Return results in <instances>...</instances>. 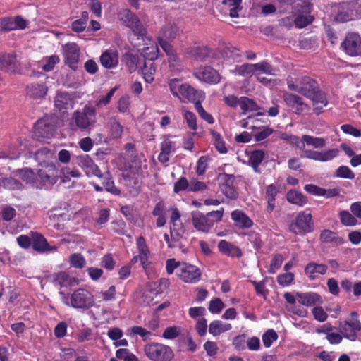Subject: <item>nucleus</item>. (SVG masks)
<instances>
[{
  "mask_svg": "<svg viewBox=\"0 0 361 361\" xmlns=\"http://www.w3.org/2000/svg\"><path fill=\"white\" fill-rule=\"evenodd\" d=\"M214 51H211L207 47H195L189 51L191 57L197 61H206L207 59L211 62L214 58Z\"/></svg>",
  "mask_w": 361,
  "mask_h": 361,
  "instance_id": "obj_18",
  "label": "nucleus"
},
{
  "mask_svg": "<svg viewBox=\"0 0 361 361\" xmlns=\"http://www.w3.org/2000/svg\"><path fill=\"white\" fill-rule=\"evenodd\" d=\"M220 178L224 182L221 185V191L222 193L229 199H236L238 196V193L233 187L234 176L224 173L220 176Z\"/></svg>",
  "mask_w": 361,
  "mask_h": 361,
  "instance_id": "obj_17",
  "label": "nucleus"
},
{
  "mask_svg": "<svg viewBox=\"0 0 361 361\" xmlns=\"http://www.w3.org/2000/svg\"><path fill=\"white\" fill-rule=\"evenodd\" d=\"M72 103L70 95L65 92H59L54 99L55 106L60 111L72 106Z\"/></svg>",
  "mask_w": 361,
  "mask_h": 361,
  "instance_id": "obj_32",
  "label": "nucleus"
},
{
  "mask_svg": "<svg viewBox=\"0 0 361 361\" xmlns=\"http://www.w3.org/2000/svg\"><path fill=\"white\" fill-rule=\"evenodd\" d=\"M235 71L241 76L250 77L255 74L254 64L245 63L237 66Z\"/></svg>",
  "mask_w": 361,
  "mask_h": 361,
  "instance_id": "obj_54",
  "label": "nucleus"
},
{
  "mask_svg": "<svg viewBox=\"0 0 361 361\" xmlns=\"http://www.w3.org/2000/svg\"><path fill=\"white\" fill-rule=\"evenodd\" d=\"M97 121L94 108L85 105L81 111H75L72 115L70 126L72 130H77L90 132Z\"/></svg>",
  "mask_w": 361,
  "mask_h": 361,
  "instance_id": "obj_1",
  "label": "nucleus"
},
{
  "mask_svg": "<svg viewBox=\"0 0 361 361\" xmlns=\"http://www.w3.org/2000/svg\"><path fill=\"white\" fill-rule=\"evenodd\" d=\"M178 32V28L175 24H166L159 32L158 39H166L169 41L173 40Z\"/></svg>",
  "mask_w": 361,
  "mask_h": 361,
  "instance_id": "obj_31",
  "label": "nucleus"
},
{
  "mask_svg": "<svg viewBox=\"0 0 361 361\" xmlns=\"http://www.w3.org/2000/svg\"><path fill=\"white\" fill-rule=\"evenodd\" d=\"M290 232L295 235H305L314 230V223L312 216L308 210L297 214L294 221L288 226Z\"/></svg>",
  "mask_w": 361,
  "mask_h": 361,
  "instance_id": "obj_4",
  "label": "nucleus"
},
{
  "mask_svg": "<svg viewBox=\"0 0 361 361\" xmlns=\"http://www.w3.org/2000/svg\"><path fill=\"white\" fill-rule=\"evenodd\" d=\"M63 302L68 306L77 309H88L94 305V297L92 293L86 289L79 288L74 291L70 297L60 292Z\"/></svg>",
  "mask_w": 361,
  "mask_h": 361,
  "instance_id": "obj_2",
  "label": "nucleus"
},
{
  "mask_svg": "<svg viewBox=\"0 0 361 361\" xmlns=\"http://www.w3.org/2000/svg\"><path fill=\"white\" fill-rule=\"evenodd\" d=\"M320 239L324 243H334L336 245H341L344 243L343 238L336 236L335 233L327 229L322 231Z\"/></svg>",
  "mask_w": 361,
  "mask_h": 361,
  "instance_id": "obj_38",
  "label": "nucleus"
},
{
  "mask_svg": "<svg viewBox=\"0 0 361 361\" xmlns=\"http://www.w3.org/2000/svg\"><path fill=\"white\" fill-rule=\"evenodd\" d=\"M77 164L88 177L96 176L102 178V171L89 155L83 154L78 156L77 157Z\"/></svg>",
  "mask_w": 361,
  "mask_h": 361,
  "instance_id": "obj_11",
  "label": "nucleus"
},
{
  "mask_svg": "<svg viewBox=\"0 0 361 361\" xmlns=\"http://www.w3.org/2000/svg\"><path fill=\"white\" fill-rule=\"evenodd\" d=\"M145 352L152 361H170L173 356V351L169 346L157 343L147 345Z\"/></svg>",
  "mask_w": 361,
  "mask_h": 361,
  "instance_id": "obj_6",
  "label": "nucleus"
},
{
  "mask_svg": "<svg viewBox=\"0 0 361 361\" xmlns=\"http://www.w3.org/2000/svg\"><path fill=\"white\" fill-rule=\"evenodd\" d=\"M0 186L8 190H19L21 188L20 183L13 178L0 179Z\"/></svg>",
  "mask_w": 361,
  "mask_h": 361,
  "instance_id": "obj_51",
  "label": "nucleus"
},
{
  "mask_svg": "<svg viewBox=\"0 0 361 361\" xmlns=\"http://www.w3.org/2000/svg\"><path fill=\"white\" fill-rule=\"evenodd\" d=\"M157 284L154 282H149L147 283L145 290H143L141 302L146 305H153L155 298L157 295Z\"/></svg>",
  "mask_w": 361,
  "mask_h": 361,
  "instance_id": "obj_23",
  "label": "nucleus"
},
{
  "mask_svg": "<svg viewBox=\"0 0 361 361\" xmlns=\"http://www.w3.org/2000/svg\"><path fill=\"white\" fill-rule=\"evenodd\" d=\"M326 270L327 267L325 264L314 262H310L305 269V274L311 280L315 279L314 274H324Z\"/></svg>",
  "mask_w": 361,
  "mask_h": 361,
  "instance_id": "obj_33",
  "label": "nucleus"
},
{
  "mask_svg": "<svg viewBox=\"0 0 361 361\" xmlns=\"http://www.w3.org/2000/svg\"><path fill=\"white\" fill-rule=\"evenodd\" d=\"M0 70L11 74L20 73V64L13 54L0 53Z\"/></svg>",
  "mask_w": 361,
  "mask_h": 361,
  "instance_id": "obj_9",
  "label": "nucleus"
},
{
  "mask_svg": "<svg viewBox=\"0 0 361 361\" xmlns=\"http://www.w3.org/2000/svg\"><path fill=\"white\" fill-rule=\"evenodd\" d=\"M283 260V259L281 255L279 254L274 255L271 259L269 272L271 274H274L276 270L281 267Z\"/></svg>",
  "mask_w": 361,
  "mask_h": 361,
  "instance_id": "obj_62",
  "label": "nucleus"
},
{
  "mask_svg": "<svg viewBox=\"0 0 361 361\" xmlns=\"http://www.w3.org/2000/svg\"><path fill=\"white\" fill-rule=\"evenodd\" d=\"M0 27L2 30L11 31L16 30L14 18H4L0 20Z\"/></svg>",
  "mask_w": 361,
  "mask_h": 361,
  "instance_id": "obj_64",
  "label": "nucleus"
},
{
  "mask_svg": "<svg viewBox=\"0 0 361 361\" xmlns=\"http://www.w3.org/2000/svg\"><path fill=\"white\" fill-rule=\"evenodd\" d=\"M302 140L305 141V145H311L314 148L320 149L326 145V140L322 137H314L308 135H303Z\"/></svg>",
  "mask_w": 361,
  "mask_h": 361,
  "instance_id": "obj_43",
  "label": "nucleus"
},
{
  "mask_svg": "<svg viewBox=\"0 0 361 361\" xmlns=\"http://www.w3.org/2000/svg\"><path fill=\"white\" fill-rule=\"evenodd\" d=\"M247 240L255 250H259L261 248L262 242L259 234L250 232L247 233Z\"/></svg>",
  "mask_w": 361,
  "mask_h": 361,
  "instance_id": "obj_60",
  "label": "nucleus"
},
{
  "mask_svg": "<svg viewBox=\"0 0 361 361\" xmlns=\"http://www.w3.org/2000/svg\"><path fill=\"white\" fill-rule=\"evenodd\" d=\"M35 157L39 164L45 166L49 164V161L53 158V153L47 148H42L36 152Z\"/></svg>",
  "mask_w": 361,
  "mask_h": 361,
  "instance_id": "obj_37",
  "label": "nucleus"
},
{
  "mask_svg": "<svg viewBox=\"0 0 361 361\" xmlns=\"http://www.w3.org/2000/svg\"><path fill=\"white\" fill-rule=\"evenodd\" d=\"M240 107L244 114L247 111H254L257 110V104L252 99L246 97H241L240 98Z\"/></svg>",
  "mask_w": 361,
  "mask_h": 361,
  "instance_id": "obj_44",
  "label": "nucleus"
},
{
  "mask_svg": "<svg viewBox=\"0 0 361 361\" xmlns=\"http://www.w3.org/2000/svg\"><path fill=\"white\" fill-rule=\"evenodd\" d=\"M101 64L106 68H114L118 63V55L117 51L108 49L106 50L100 56Z\"/></svg>",
  "mask_w": 361,
  "mask_h": 361,
  "instance_id": "obj_21",
  "label": "nucleus"
},
{
  "mask_svg": "<svg viewBox=\"0 0 361 361\" xmlns=\"http://www.w3.org/2000/svg\"><path fill=\"white\" fill-rule=\"evenodd\" d=\"M195 108L203 120L209 124H212L214 122L213 116L204 110L200 101L195 102Z\"/></svg>",
  "mask_w": 361,
  "mask_h": 361,
  "instance_id": "obj_53",
  "label": "nucleus"
},
{
  "mask_svg": "<svg viewBox=\"0 0 361 361\" xmlns=\"http://www.w3.org/2000/svg\"><path fill=\"white\" fill-rule=\"evenodd\" d=\"M231 329L230 324H224L220 320H215L210 323L209 326V332L214 336H217L221 334L229 331Z\"/></svg>",
  "mask_w": 361,
  "mask_h": 361,
  "instance_id": "obj_34",
  "label": "nucleus"
},
{
  "mask_svg": "<svg viewBox=\"0 0 361 361\" xmlns=\"http://www.w3.org/2000/svg\"><path fill=\"white\" fill-rule=\"evenodd\" d=\"M121 15V20L129 28L131 27L133 24L137 23V20L139 19L138 17L132 13L130 10L123 11Z\"/></svg>",
  "mask_w": 361,
  "mask_h": 361,
  "instance_id": "obj_52",
  "label": "nucleus"
},
{
  "mask_svg": "<svg viewBox=\"0 0 361 361\" xmlns=\"http://www.w3.org/2000/svg\"><path fill=\"white\" fill-rule=\"evenodd\" d=\"M240 56L239 51L233 47H226L221 50H216L214 53V58L211 60V63L214 65H219L221 62V59L225 60L232 58L237 59Z\"/></svg>",
  "mask_w": 361,
  "mask_h": 361,
  "instance_id": "obj_15",
  "label": "nucleus"
},
{
  "mask_svg": "<svg viewBox=\"0 0 361 361\" xmlns=\"http://www.w3.org/2000/svg\"><path fill=\"white\" fill-rule=\"evenodd\" d=\"M20 177L27 183L32 184L35 187L37 173H35L30 169H24L19 171Z\"/></svg>",
  "mask_w": 361,
  "mask_h": 361,
  "instance_id": "obj_50",
  "label": "nucleus"
},
{
  "mask_svg": "<svg viewBox=\"0 0 361 361\" xmlns=\"http://www.w3.org/2000/svg\"><path fill=\"white\" fill-rule=\"evenodd\" d=\"M178 276L186 283H195L200 280L201 272L197 267L182 262L178 268Z\"/></svg>",
  "mask_w": 361,
  "mask_h": 361,
  "instance_id": "obj_10",
  "label": "nucleus"
},
{
  "mask_svg": "<svg viewBox=\"0 0 361 361\" xmlns=\"http://www.w3.org/2000/svg\"><path fill=\"white\" fill-rule=\"evenodd\" d=\"M66 63L73 70L77 68L80 51L76 44L68 43L63 48Z\"/></svg>",
  "mask_w": 361,
  "mask_h": 361,
  "instance_id": "obj_13",
  "label": "nucleus"
},
{
  "mask_svg": "<svg viewBox=\"0 0 361 361\" xmlns=\"http://www.w3.org/2000/svg\"><path fill=\"white\" fill-rule=\"evenodd\" d=\"M61 172L53 164L43 166L37 172L35 188L42 189L54 185L59 180Z\"/></svg>",
  "mask_w": 361,
  "mask_h": 361,
  "instance_id": "obj_5",
  "label": "nucleus"
},
{
  "mask_svg": "<svg viewBox=\"0 0 361 361\" xmlns=\"http://www.w3.org/2000/svg\"><path fill=\"white\" fill-rule=\"evenodd\" d=\"M192 223L193 226L199 231L207 233L212 228V222L209 219L200 212L192 213Z\"/></svg>",
  "mask_w": 361,
  "mask_h": 361,
  "instance_id": "obj_14",
  "label": "nucleus"
},
{
  "mask_svg": "<svg viewBox=\"0 0 361 361\" xmlns=\"http://www.w3.org/2000/svg\"><path fill=\"white\" fill-rule=\"evenodd\" d=\"M70 262L72 267L78 269L83 268L85 265V259L84 257L79 253L71 255L70 257Z\"/></svg>",
  "mask_w": 361,
  "mask_h": 361,
  "instance_id": "obj_58",
  "label": "nucleus"
},
{
  "mask_svg": "<svg viewBox=\"0 0 361 361\" xmlns=\"http://www.w3.org/2000/svg\"><path fill=\"white\" fill-rule=\"evenodd\" d=\"M336 176L339 178L353 179L355 177L354 173L350 168L345 166H339L336 170Z\"/></svg>",
  "mask_w": 361,
  "mask_h": 361,
  "instance_id": "obj_61",
  "label": "nucleus"
},
{
  "mask_svg": "<svg viewBox=\"0 0 361 361\" xmlns=\"http://www.w3.org/2000/svg\"><path fill=\"white\" fill-rule=\"evenodd\" d=\"M185 233V229L181 221L177 224H171L170 227V235L172 241L180 244V240Z\"/></svg>",
  "mask_w": 361,
  "mask_h": 361,
  "instance_id": "obj_35",
  "label": "nucleus"
},
{
  "mask_svg": "<svg viewBox=\"0 0 361 361\" xmlns=\"http://www.w3.org/2000/svg\"><path fill=\"white\" fill-rule=\"evenodd\" d=\"M223 4L229 8V16L231 18L238 17L241 0H223Z\"/></svg>",
  "mask_w": 361,
  "mask_h": 361,
  "instance_id": "obj_42",
  "label": "nucleus"
},
{
  "mask_svg": "<svg viewBox=\"0 0 361 361\" xmlns=\"http://www.w3.org/2000/svg\"><path fill=\"white\" fill-rule=\"evenodd\" d=\"M32 247L35 250L40 252L56 250L55 247H50L44 236L39 233H35L32 236Z\"/></svg>",
  "mask_w": 361,
  "mask_h": 361,
  "instance_id": "obj_27",
  "label": "nucleus"
},
{
  "mask_svg": "<svg viewBox=\"0 0 361 361\" xmlns=\"http://www.w3.org/2000/svg\"><path fill=\"white\" fill-rule=\"evenodd\" d=\"M16 214L17 212L16 209L12 207L9 205H5L2 207L1 215L4 221H11L16 216Z\"/></svg>",
  "mask_w": 361,
  "mask_h": 361,
  "instance_id": "obj_57",
  "label": "nucleus"
},
{
  "mask_svg": "<svg viewBox=\"0 0 361 361\" xmlns=\"http://www.w3.org/2000/svg\"><path fill=\"white\" fill-rule=\"evenodd\" d=\"M354 4L352 3H343L340 5L338 11L336 16V20L338 22H346L353 19L354 15Z\"/></svg>",
  "mask_w": 361,
  "mask_h": 361,
  "instance_id": "obj_22",
  "label": "nucleus"
},
{
  "mask_svg": "<svg viewBox=\"0 0 361 361\" xmlns=\"http://www.w3.org/2000/svg\"><path fill=\"white\" fill-rule=\"evenodd\" d=\"M180 334V328L178 326L167 327L163 333V337L166 339H173Z\"/></svg>",
  "mask_w": 361,
  "mask_h": 361,
  "instance_id": "obj_63",
  "label": "nucleus"
},
{
  "mask_svg": "<svg viewBox=\"0 0 361 361\" xmlns=\"http://www.w3.org/2000/svg\"><path fill=\"white\" fill-rule=\"evenodd\" d=\"M312 100L314 106V112L317 115L322 112L323 108L328 104L326 95L318 88L312 97H308Z\"/></svg>",
  "mask_w": 361,
  "mask_h": 361,
  "instance_id": "obj_25",
  "label": "nucleus"
},
{
  "mask_svg": "<svg viewBox=\"0 0 361 361\" xmlns=\"http://www.w3.org/2000/svg\"><path fill=\"white\" fill-rule=\"evenodd\" d=\"M142 74L145 80L151 83L154 80V75L155 73V67L154 63L152 61L145 62L144 66L142 68Z\"/></svg>",
  "mask_w": 361,
  "mask_h": 361,
  "instance_id": "obj_41",
  "label": "nucleus"
},
{
  "mask_svg": "<svg viewBox=\"0 0 361 361\" xmlns=\"http://www.w3.org/2000/svg\"><path fill=\"white\" fill-rule=\"evenodd\" d=\"M254 69L255 75H257V73H261V74H267L270 75H274V73L273 72V68L267 62L264 61L254 64Z\"/></svg>",
  "mask_w": 361,
  "mask_h": 361,
  "instance_id": "obj_49",
  "label": "nucleus"
},
{
  "mask_svg": "<svg viewBox=\"0 0 361 361\" xmlns=\"http://www.w3.org/2000/svg\"><path fill=\"white\" fill-rule=\"evenodd\" d=\"M345 51L351 56L361 55V37L357 33H349L341 44Z\"/></svg>",
  "mask_w": 361,
  "mask_h": 361,
  "instance_id": "obj_8",
  "label": "nucleus"
},
{
  "mask_svg": "<svg viewBox=\"0 0 361 361\" xmlns=\"http://www.w3.org/2000/svg\"><path fill=\"white\" fill-rule=\"evenodd\" d=\"M183 117L190 130L195 131L197 129V117L194 113L184 110Z\"/></svg>",
  "mask_w": 361,
  "mask_h": 361,
  "instance_id": "obj_55",
  "label": "nucleus"
},
{
  "mask_svg": "<svg viewBox=\"0 0 361 361\" xmlns=\"http://www.w3.org/2000/svg\"><path fill=\"white\" fill-rule=\"evenodd\" d=\"M175 143L169 139H165L161 144V152L158 160L161 163H166L169 160L170 154L175 151Z\"/></svg>",
  "mask_w": 361,
  "mask_h": 361,
  "instance_id": "obj_29",
  "label": "nucleus"
},
{
  "mask_svg": "<svg viewBox=\"0 0 361 361\" xmlns=\"http://www.w3.org/2000/svg\"><path fill=\"white\" fill-rule=\"evenodd\" d=\"M201 95V92L197 91L189 84L185 83L179 100L183 102H185L186 101L195 102L196 99L200 98Z\"/></svg>",
  "mask_w": 361,
  "mask_h": 361,
  "instance_id": "obj_28",
  "label": "nucleus"
},
{
  "mask_svg": "<svg viewBox=\"0 0 361 361\" xmlns=\"http://www.w3.org/2000/svg\"><path fill=\"white\" fill-rule=\"evenodd\" d=\"M287 85L290 90L298 92L307 98L312 97L314 92L319 87L317 82L307 76H300L297 78L288 77L287 78Z\"/></svg>",
  "mask_w": 361,
  "mask_h": 361,
  "instance_id": "obj_3",
  "label": "nucleus"
},
{
  "mask_svg": "<svg viewBox=\"0 0 361 361\" xmlns=\"http://www.w3.org/2000/svg\"><path fill=\"white\" fill-rule=\"evenodd\" d=\"M361 330V323L359 319L345 321L341 325L340 331L343 336L351 341H355L357 337V332Z\"/></svg>",
  "mask_w": 361,
  "mask_h": 361,
  "instance_id": "obj_12",
  "label": "nucleus"
},
{
  "mask_svg": "<svg viewBox=\"0 0 361 361\" xmlns=\"http://www.w3.org/2000/svg\"><path fill=\"white\" fill-rule=\"evenodd\" d=\"M109 125L110 126L111 136L114 139H117L121 136L123 133V127L116 121L115 118H111L109 120Z\"/></svg>",
  "mask_w": 361,
  "mask_h": 361,
  "instance_id": "obj_47",
  "label": "nucleus"
},
{
  "mask_svg": "<svg viewBox=\"0 0 361 361\" xmlns=\"http://www.w3.org/2000/svg\"><path fill=\"white\" fill-rule=\"evenodd\" d=\"M59 62V58L56 55H52L44 59L42 69L45 71H50L54 69L55 65Z\"/></svg>",
  "mask_w": 361,
  "mask_h": 361,
  "instance_id": "obj_59",
  "label": "nucleus"
},
{
  "mask_svg": "<svg viewBox=\"0 0 361 361\" xmlns=\"http://www.w3.org/2000/svg\"><path fill=\"white\" fill-rule=\"evenodd\" d=\"M185 83H181L178 79H171L168 82L171 94L179 99Z\"/></svg>",
  "mask_w": 361,
  "mask_h": 361,
  "instance_id": "obj_45",
  "label": "nucleus"
},
{
  "mask_svg": "<svg viewBox=\"0 0 361 361\" xmlns=\"http://www.w3.org/2000/svg\"><path fill=\"white\" fill-rule=\"evenodd\" d=\"M218 247L223 254L230 257H239L242 255L241 250L238 247L224 240H221L219 242Z\"/></svg>",
  "mask_w": 361,
  "mask_h": 361,
  "instance_id": "obj_30",
  "label": "nucleus"
},
{
  "mask_svg": "<svg viewBox=\"0 0 361 361\" xmlns=\"http://www.w3.org/2000/svg\"><path fill=\"white\" fill-rule=\"evenodd\" d=\"M48 88L44 83L32 82L27 85L26 88L27 95L33 99L43 98L47 92Z\"/></svg>",
  "mask_w": 361,
  "mask_h": 361,
  "instance_id": "obj_19",
  "label": "nucleus"
},
{
  "mask_svg": "<svg viewBox=\"0 0 361 361\" xmlns=\"http://www.w3.org/2000/svg\"><path fill=\"white\" fill-rule=\"evenodd\" d=\"M296 297L298 302L302 305L312 306L322 302L321 297L315 293H297Z\"/></svg>",
  "mask_w": 361,
  "mask_h": 361,
  "instance_id": "obj_24",
  "label": "nucleus"
},
{
  "mask_svg": "<svg viewBox=\"0 0 361 361\" xmlns=\"http://www.w3.org/2000/svg\"><path fill=\"white\" fill-rule=\"evenodd\" d=\"M54 131L52 118L48 116L39 119L34 126V133L37 138H49L53 136Z\"/></svg>",
  "mask_w": 361,
  "mask_h": 361,
  "instance_id": "obj_7",
  "label": "nucleus"
},
{
  "mask_svg": "<svg viewBox=\"0 0 361 361\" xmlns=\"http://www.w3.org/2000/svg\"><path fill=\"white\" fill-rule=\"evenodd\" d=\"M286 198L290 203L300 207L305 205L307 202V198L296 190H290L287 193Z\"/></svg>",
  "mask_w": 361,
  "mask_h": 361,
  "instance_id": "obj_39",
  "label": "nucleus"
},
{
  "mask_svg": "<svg viewBox=\"0 0 361 361\" xmlns=\"http://www.w3.org/2000/svg\"><path fill=\"white\" fill-rule=\"evenodd\" d=\"M278 338V335L273 329L267 330L262 336V342L265 347L269 348Z\"/></svg>",
  "mask_w": 361,
  "mask_h": 361,
  "instance_id": "obj_56",
  "label": "nucleus"
},
{
  "mask_svg": "<svg viewBox=\"0 0 361 361\" xmlns=\"http://www.w3.org/2000/svg\"><path fill=\"white\" fill-rule=\"evenodd\" d=\"M264 157V153L262 150L253 151L249 158V164L253 168L254 171L258 173V166L262 161Z\"/></svg>",
  "mask_w": 361,
  "mask_h": 361,
  "instance_id": "obj_40",
  "label": "nucleus"
},
{
  "mask_svg": "<svg viewBox=\"0 0 361 361\" xmlns=\"http://www.w3.org/2000/svg\"><path fill=\"white\" fill-rule=\"evenodd\" d=\"M231 216L235 225L240 228H249L253 224L250 218L240 210L236 209L233 211L231 214Z\"/></svg>",
  "mask_w": 361,
  "mask_h": 361,
  "instance_id": "obj_20",
  "label": "nucleus"
},
{
  "mask_svg": "<svg viewBox=\"0 0 361 361\" xmlns=\"http://www.w3.org/2000/svg\"><path fill=\"white\" fill-rule=\"evenodd\" d=\"M339 217L341 224L345 226H353L357 223L356 218L346 210L341 211Z\"/></svg>",
  "mask_w": 361,
  "mask_h": 361,
  "instance_id": "obj_46",
  "label": "nucleus"
},
{
  "mask_svg": "<svg viewBox=\"0 0 361 361\" xmlns=\"http://www.w3.org/2000/svg\"><path fill=\"white\" fill-rule=\"evenodd\" d=\"M53 281L56 285L62 287L71 286L75 281V279L71 277L66 272H59L53 276Z\"/></svg>",
  "mask_w": 361,
  "mask_h": 361,
  "instance_id": "obj_36",
  "label": "nucleus"
},
{
  "mask_svg": "<svg viewBox=\"0 0 361 361\" xmlns=\"http://www.w3.org/2000/svg\"><path fill=\"white\" fill-rule=\"evenodd\" d=\"M210 133L212 137V140L215 147L220 153H226L227 152V149L225 147V143L221 138V136L217 132L212 130H210Z\"/></svg>",
  "mask_w": 361,
  "mask_h": 361,
  "instance_id": "obj_48",
  "label": "nucleus"
},
{
  "mask_svg": "<svg viewBox=\"0 0 361 361\" xmlns=\"http://www.w3.org/2000/svg\"><path fill=\"white\" fill-rule=\"evenodd\" d=\"M311 8L310 5L306 6L302 13H300L294 19L295 26L302 28L312 22L314 17L310 15Z\"/></svg>",
  "mask_w": 361,
  "mask_h": 361,
  "instance_id": "obj_26",
  "label": "nucleus"
},
{
  "mask_svg": "<svg viewBox=\"0 0 361 361\" xmlns=\"http://www.w3.org/2000/svg\"><path fill=\"white\" fill-rule=\"evenodd\" d=\"M195 77L207 83L216 84L220 82V75L219 73L209 66L200 68L195 73Z\"/></svg>",
  "mask_w": 361,
  "mask_h": 361,
  "instance_id": "obj_16",
  "label": "nucleus"
}]
</instances>
